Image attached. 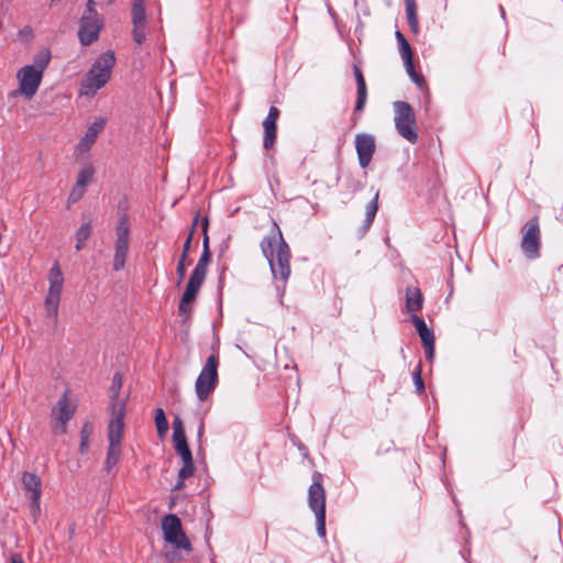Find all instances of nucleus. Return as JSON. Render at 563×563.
<instances>
[{"label":"nucleus","instance_id":"f257e3e1","mask_svg":"<svg viewBox=\"0 0 563 563\" xmlns=\"http://www.w3.org/2000/svg\"><path fill=\"white\" fill-rule=\"evenodd\" d=\"M261 250L269 264L274 279L280 280L286 285L289 279L290 268V247L284 240L278 224L274 221L272 231L261 241ZM285 286H283V291Z\"/></svg>","mask_w":563,"mask_h":563},{"label":"nucleus","instance_id":"f03ea898","mask_svg":"<svg viewBox=\"0 0 563 563\" xmlns=\"http://www.w3.org/2000/svg\"><path fill=\"white\" fill-rule=\"evenodd\" d=\"M211 261L210 250H202L200 258L190 274L185 291L181 296L178 312L185 319H188L192 312V302L196 300L199 290L206 279L208 265Z\"/></svg>","mask_w":563,"mask_h":563},{"label":"nucleus","instance_id":"7ed1b4c3","mask_svg":"<svg viewBox=\"0 0 563 563\" xmlns=\"http://www.w3.org/2000/svg\"><path fill=\"white\" fill-rule=\"evenodd\" d=\"M114 65V52L107 51L102 53L82 78L80 93L93 96L99 89L104 87L111 77Z\"/></svg>","mask_w":563,"mask_h":563},{"label":"nucleus","instance_id":"20e7f679","mask_svg":"<svg viewBox=\"0 0 563 563\" xmlns=\"http://www.w3.org/2000/svg\"><path fill=\"white\" fill-rule=\"evenodd\" d=\"M219 355L217 353H212L206 361L202 369L200 371L196 383H195V391L197 398L200 401H206L209 396L214 391L218 383H219Z\"/></svg>","mask_w":563,"mask_h":563},{"label":"nucleus","instance_id":"39448f33","mask_svg":"<svg viewBox=\"0 0 563 563\" xmlns=\"http://www.w3.org/2000/svg\"><path fill=\"white\" fill-rule=\"evenodd\" d=\"M395 126L398 134L411 144L418 142V132L416 128V115L412 107L406 101H396Z\"/></svg>","mask_w":563,"mask_h":563},{"label":"nucleus","instance_id":"423d86ee","mask_svg":"<svg viewBox=\"0 0 563 563\" xmlns=\"http://www.w3.org/2000/svg\"><path fill=\"white\" fill-rule=\"evenodd\" d=\"M66 390L51 410V429L54 434H65L67 432V422L74 417L77 405L68 397Z\"/></svg>","mask_w":563,"mask_h":563},{"label":"nucleus","instance_id":"0eeeda50","mask_svg":"<svg viewBox=\"0 0 563 563\" xmlns=\"http://www.w3.org/2000/svg\"><path fill=\"white\" fill-rule=\"evenodd\" d=\"M520 247L525 256L534 260L540 256L541 247V229L539 217L533 216L521 228Z\"/></svg>","mask_w":563,"mask_h":563},{"label":"nucleus","instance_id":"6e6552de","mask_svg":"<svg viewBox=\"0 0 563 563\" xmlns=\"http://www.w3.org/2000/svg\"><path fill=\"white\" fill-rule=\"evenodd\" d=\"M162 529L166 542L176 549H183L186 552L192 551V545L183 530L180 519L176 515H166L162 520Z\"/></svg>","mask_w":563,"mask_h":563},{"label":"nucleus","instance_id":"1a4fd4ad","mask_svg":"<svg viewBox=\"0 0 563 563\" xmlns=\"http://www.w3.org/2000/svg\"><path fill=\"white\" fill-rule=\"evenodd\" d=\"M48 282L49 288L45 298L46 313L56 319L64 285V276L57 262L49 269Z\"/></svg>","mask_w":563,"mask_h":563},{"label":"nucleus","instance_id":"9d476101","mask_svg":"<svg viewBox=\"0 0 563 563\" xmlns=\"http://www.w3.org/2000/svg\"><path fill=\"white\" fill-rule=\"evenodd\" d=\"M115 233L117 240L114 244L113 269L119 272L124 267L129 254L130 224L125 216L119 219Z\"/></svg>","mask_w":563,"mask_h":563},{"label":"nucleus","instance_id":"9b49d317","mask_svg":"<svg viewBox=\"0 0 563 563\" xmlns=\"http://www.w3.org/2000/svg\"><path fill=\"white\" fill-rule=\"evenodd\" d=\"M16 78L19 81V89L12 91L11 97L19 95L24 96L25 99H32L38 90L43 79V74L35 70L33 67L23 66L18 73Z\"/></svg>","mask_w":563,"mask_h":563},{"label":"nucleus","instance_id":"f8f14e48","mask_svg":"<svg viewBox=\"0 0 563 563\" xmlns=\"http://www.w3.org/2000/svg\"><path fill=\"white\" fill-rule=\"evenodd\" d=\"M104 20L102 15H81L79 21L78 36L82 45L88 46L99 38V33L103 29Z\"/></svg>","mask_w":563,"mask_h":563},{"label":"nucleus","instance_id":"ddd939ff","mask_svg":"<svg viewBox=\"0 0 563 563\" xmlns=\"http://www.w3.org/2000/svg\"><path fill=\"white\" fill-rule=\"evenodd\" d=\"M125 402L113 404L108 426L109 444L121 445L124 430Z\"/></svg>","mask_w":563,"mask_h":563},{"label":"nucleus","instance_id":"4468645a","mask_svg":"<svg viewBox=\"0 0 563 563\" xmlns=\"http://www.w3.org/2000/svg\"><path fill=\"white\" fill-rule=\"evenodd\" d=\"M132 38L141 45L146 40L147 16L145 3H131Z\"/></svg>","mask_w":563,"mask_h":563},{"label":"nucleus","instance_id":"2eb2a0df","mask_svg":"<svg viewBox=\"0 0 563 563\" xmlns=\"http://www.w3.org/2000/svg\"><path fill=\"white\" fill-rule=\"evenodd\" d=\"M322 481V474L314 472L312 474V484L308 489V505L314 515L325 512V490Z\"/></svg>","mask_w":563,"mask_h":563},{"label":"nucleus","instance_id":"dca6fc26","mask_svg":"<svg viewBox=\"0 0 563 563\" xmlns=\"http://www.w3.org/2000/svg\"><path fill=\"white\" fill-rule=\"evenodd\" d=\"M355 150L357 153L358 164L362 168H366L376 151L375 137L368 133H358L355 136Z\"/></svg>","mask_w":563,"mask_h":563},{"label":"nucleus","instance_id":"f3484780","mask_svg":"<svg viewBox=\"0 0 563 563\" xmlns=\"http://www.w3.org/2000/svg\"><path fill=\"white\" fill-rule=\"evenodd\" d=\"M279 117V110L272 106L268 110V114L263 122L264 128V142L263 145L266 150H269L274 146L276 141V132H277V120Z\"/></svg>","mask_w":563,"mask_h":563},{"label":"nucleus","instance_id":"a211bd4d","mask_svg":"<svg viewBox=\"0 0 563 563\" xmlns=\"http://www.w3.org/2000/svg\"><path fill=\"white\" fill-rule=\"evenodd\" d=\"M22 484L25 490L32 493V509L40 510V499L42 495L41 478L34 473L24 472L22 475Z\"/></svg>","mask_w":563,"mask_h":563},{"label":"nucleus","instance_id":"6ab92c4d","mask_svg":"<svg viewBox=\"0 0 563 563\" xmlns=\"http://www.w3.org/2000/svg\"><path fill=\"white\" fill-rule=\"evenodd\" d=\"M104 126L103 120L93 122L85 132V135L78 142V150L80 152L88 151L92 144L96 142L98 134L102 131Z\"/></svg>","mask_w":563,"mask_h":563},{"label":"nucleus","instance_id":"aec40b11","mask_svg":"<svg viewBox=\"0 0 563 563\" xmlns=\"http://www.w3.org/2000/svg\"><path fill=\"white\" fill-rule=\"evenodd\" d=\"M378 199H379V191L377 190L373 197V199L367 203L366 210H365V218L363 220V224L358 229L360 236H364L369 228L372 227L374 219L376 217L377 210H378Z\"/></svg>","mask_w":563,"mask_h":563},{"label":"nucleus","instance_id":"412c9836","mask_svg":"<svg viewBox=\"0 0 563 563\" xmlns=\"http://www.w3.org/2000/svg\"><path fill=\"white\" fill-rule=\"evenodd\" d=\"M191 242H192V232H189V234H188V236H187V239H186V241H185V243L183 245V251H181L179 261L177 263V268H176V272H177V275H178L177 285H180L183 279L186 276L187 260L189 257Z\"/></svg>","mask_w":563,"mask_h":563},{"label":"nucleus","instance_id":"4be33fe9","mask_svg":"<svg viewBox=\"0 0 563 563\" xmlns=\"http://www.w3.org/2000/svg\"><path fill=\"white\" fill-rule=\"evenodd\" d=\"M423 297L419 288L408 287L406 290V309L408 312H418L422 309Z\"/></svg>","mask_w":563,"mask_h":563},{"label":"nucleus","instance_id":"5701e85b","mask_svg":"<svg viewBox=\"0 0 563 563\" xmlns=\"http://www.w3.org/2000/svg\"><path fill=\"white\" fill-rule=\"evenodd\" d=\"M412 323L419 334V338L422 344H430L434 341V334L431 329L428 328L424 320L418 317L417 314H412L411 317Z\"/></svg>","mask_w":563,"mask_h":563},{"label":"nucleus","instance_id":"b1692460","mask_svg":"<svg viewBox=\"0 0 563 563\" xmlns=\"http://www.w3.org/2000/svg\"><path fill=\"white\" fill-rule=\"evenodd\" d=\"M121 453L122 445L109 444L104 461V471L107 473H111L113 467L118 464L121 457Z\"/></svg>","mask_w":563,"mask_h":563},{"label":"nucleus","instance_id":"393cba45","mask_svg":"<svg viewBox=\"0 0 563 563\" xmlns=\"http://www.w3.org/2000/svg\"><path fill=\"white\" fill-rule=\"evenodd\" d=\"M51 58V51L48 48H43L33 57V64L27 66L35 68V70L40 71L41 74H44V70L47 68Z\"/></svg>","mask_w":563,"mask_h":563},{"label":"nucleus","instance_id":"a878e982","mask_svg":"<svg viewBox=\"0 0 563 563\" xmlns=\"http://www.w3.org/2000/svg\"><path fill=\"white\" fill-rule=\"evenodd\" d=\"M406 14H407V21L410 30L413 33H418L419 31V23H418V15H417V5L415 0H407L406 1Z\"/></svg>","mask_w":563,"mask_h":563},{"label":"nucleus","instance_id":"bb28decb","mask_svg":"<svg viewBox=\"0 0 563 563\" xmlns=\"http://www.w3.org/2000/svg\"><path fill=\"white\" fill-rule=\"evenodd\" d=\"M174 448L176 452L179 454L181 460H188L192 457L191 451L187 443L186 435L173 437Z\"/></svg>","mask_w":563,"mask_h":563},{"label":"nucleus","instance_id":"cd10ccee","mask_svg":"<svg viewBox=\"0 0 563 563\" xmlns=\"http://www.w3.org/2000/svg\"><path fill=\"white\" fill-rule=\"evenodd\" d=\"M93 433V424L91 422H85L80 430V446L79 451L85 454L88 450L90 437Z\"/></svg>","mask_w":563,"mask_h":563},{"label":"nucleus","instance_id":"c85d7f7f","mask_svg":"<svg viewBox=\"0 0 563 563\" xmlns=\"http://www.w3.org/2000/svg\"><path fill=\"white\" fill-rule=\"evenodd\" d=\"M395 35L399 45V53L402 60L407 59L409 62L413 58V53L408 41L400 31H396Z\"/></svg>","mask_w":563,"mask_h":563},{"label":"nucleus","instance_id":"c756f323","mask_svg":"<svg viewBox=\"0 0 563 563\" xmlns=\"http://www.w3.org/2000/svg\"><path fill=\"white\" fill-rule=\"evenodd\" d=\"M154 420L157 429V434L161 439H163L168 431V421L166 419L163 408H157L155 410Z\"/></svg>","mask_w":563,"mask_h":563},{"label":"nucleus","instance_id":"7c9ffc66","mask_svg":"<svg viewBox=\"0 0 563 563\" xmlns=\"http://www.w3.org/2000/svg\"><path fill=\"white\" fill-rule=\"evenodd\" d=\"M121 387H122V376L120 373H115L112 377V384L110 387V391H111L110 404H111V406L113 404L124 402L123 400L118 399Z\"/></svg>","mask_w":563,"mask_h":563},{"label":"nucleus","instance_id":"2f4dec72","mask_svg":"<svg viewBox=\"0 0 563 563\" xmlns=\"http://www.w3.org/2000/svg\"><path fill=\"white\" fill-rule=\"evenodd\" d=\"M95 175V168L92 165H87L82 167L78 174L76 185H79L81 187H87L89 183L92 181Z\"/></svg>","mask_w":563,"mask_h":563},{"label":"nucleus","instance_id":"473e14b6","mask_svg":"<svg viewBox=\"0 0 563 563\" xmlns=\"http://www.w3.org/2000/svg\"><path fill=\"white\" fill-rule=\"evenodd\" d=\"M404 63H405L406 70H407L408 75L410 76V78L412 79V81L416 82L419 87H422V85L424 84V79L420 74H418L415 70L413 58L410 59L409 62L407 59H405Z\"/></svg>","mask_w":563,"mask_h":563},{"label":"nucleus","instance_id":"72a5a7b5","mask_svg":"<svg viewBox=\"0 0 563 563\" xmlns=\"http://www.w3.org/2000/svg\"><path fill=\"white\" fill-rule=\"evenodd\" d=\"M181 461H183V466L180 467V470L178 472V477L189 478V477L194 476L196 468H195L192 457H190L188 460H181Z\"/></svg>","mask_w":563,"mask_h":563},{"label":"nucleus","instance_id":"f704fd0d","mask_svg":"<svg viewBox=\"0 0 563 563\" xmlns=\"http://www.w3.org/2000/svg\"><path fill=\"white\" fill-rule=\"evenodd\" d=\"M353 73L356 80V92H367L366 82L361 68L357 65L353 66Z\"/></svg>","mask_w":563,"mask_h":563},{"label":"nucleus","instance_id":"c9c22d12","mask_svg":"<svg viewBox=\"0 0 563 563\" xmlns=\"http://www.w3.org/2000/svg\"><path fill=\"white\" fill-rule=\"evenodd\" d=\"M92 232V227L90 222L82 223L80 228L76 232V240L87 241Z\"/></svg>","mask_w":563,"mask_h":563},{"label":"nucleus","instance_id":"e433bc0d","mask_svg":"<svg viewBox=\"0 0 563 563\" xmlns=\"http://www.w3.org/2000/svg\"><path fill=\"white\" fill-rule=\"evenodd\" d=\"M86 192V188L85 187H81L79 185H76L73 187L70 194H69V197H68V205L70 203H76L77 201H79L82 196L85 195Z\"/></svg>","mask_w":563,"mask_h":563},{"label":"nucleus","instance_id":"4c0bfd02","mask_svg":"<svg viewBox=\"0 0 563 563\" xmlns=\"http://www.w3.org/2000/svg\"><path fill=\"white\" fill-rule=\"evenodd\" d=\"M412 377H413V383H415V386H416V391L418 394L423 393L424 384H423V380H422V377H421V365H418L417 368L413 371Z\"/></svg>","mask_w":563,"mask_h":563},{"label":"nucleus","instance_id":"58836bf2","mask_svg":"<svg viewBox=\"0 0 563 563\" xmlns=\"http://www.w3.org/2000/svg\"><path fill=\"white\" fill-rule=\"evenodd\" d=\"M317 533L321 538H325V512L316 514Z\"/></svg>","mask_w":563,"mask_h":563},{"label":"nucleus","instance_id":"ea45409f","mask_svg":"<svg viewBox=\"0 0 563 563\" xmlns=\"http://www.w3.org/2000/svg\"><path fill=\"white\" fill-rule=\"evenodd\" d=\"M367 100V92H356L355 112H362Z\"/></svg>","mask_w":563,"mask_h":563},{"label":"nucleus","instance_id":"a19ab883","mask_svg":"<svg viewBox=\"0 0 563 563\" xmlns=\"http://www.w3.org/2000/svg\"><path fill=\"white\" fill-rule=\"evenodd\" d=\"M208 227H209L208 218H203L201 220V228H202V232H203L202 250H210V247H209V236H208Z\"/></svg>","mask_w":563,"mask_h":563},{"label":"nucleus","instance_id":"79ce46f5","mask_svg":"<svg viewBox=\"0 0 563 563\" xmlns=\"http://www.w3.org/2000/svg\"><path fill=\"white\" fill-rule=\"evenodd\" d=\"M173 429H174V432H173V437H180V435H186L185 434V430H184V426H183V421L180 420L179 417H176L173 421Z\"/></svg>","mask_w":563,"mask_h":563},{"label":"nucleus","instance_id":"37998d69","mask_svg":"<svg viewBox=\"0 0 563 563\" xmlns=\"http://www.w3.org/2000/svg\"><path fill=\"white\" fill-rule=\"evenodd\" d=\"M99 14L96 10V1L95 0H87L86 8L84 10L82 15H93Z\"/></svg>","mask_w":563,"mask_h":563},{"label":"nucleus","instance_id":"c03bdc74","mask_svg":"<svg viewBox=\"0 0 563 563\" xmlns=\"http://www.w3.org/2000/svg\"><path fill=\"white\" fill-rule=\"evenodd\" d=\"M423 347L426 350V358L432 361L434 357V341L430 344H423Z\"/></svg>","mask_w":563,"mask_h":563},{"label":"nucleus","instance_id":"a18cd8bd","mask_svg":"<svg viewBox=\"0 0 563 563\" xmlns=\"http://www.w3.org/2000/svg\"><path fill=\"white\" fill-rule=\"evenodd\" d=\"M185 479H186V478L178 477L177 483L175 484L174 489H175V490H180V489H183V488L185 487Z\"/></svg>","mask_w":563,"mask_h":563},{"label":"nucleus","instance_id":"49530a36","mask_svg":"<svg viewBox=\"0 0 563 563\" xmlns=\"http://www.w3.org/2000/svg\"><path fill=\"white\" fill-rule=\"evenodd\" d=\"M11 563H24V561L21 554L15 553L11 555Z\"/></svg>","mask_w":563,"mask_h":563},{"label":"nucleus","instance_id":"de8ad7c7","mask_svg":"<svg viewBox=\"0 0 563 563\" xmlns=\"http://www.w3.org/2000/svg\"><path fill=\"white\" fill-rule=\"evenodd\" d=\"M203 429H205L203 421H202V420H200V422H199V427H198V438H199V440H200V439L202 438V435H203Z\"/></svg>","mask_w":563,"mask_h":563},{"label":"nucleus","instance_id":"09e8293b","mask_svg":"<svg viewBox=\"0 0 563 563\" xmlns=\"http://www.w3.org/2000/svg\"><path fill=\"white\" fill-rule=\"evenodd\" d=\"M19 35L20 36H24V35L30 36V35H32V31H31V29L25 27L19 32Z\"/></svg>","mask_w":563,"mask_h":563},{"label":"nucleus","instance_id":"8fccbe9b","mask_svg":"<svg viewBox=\"0 0 563 563\" xmlns=\"http://www.w3.org/2000/svg\"><path fill=\"white\" fill-rule=\"evenodd\" d=\"M85 242L86 241H79V240H76V250L77 251H80L84 246H85Z\"/></svg>","mask_w":563,"mask_h":563},{"label":"nucleus","instance_id":"3c124183","mask_svg":"<svg viewBox=\"0 0 563 563\" xmlns=\"http://www.w3.org/2000/svg\"><path fill=\"white\" fill-rule=\"evenodd\" d=\"M198 222H199V213H197L196 217L194 218L192 227H197Z\"/></svg>","mask_w":563,"mask_h":563},{"label":"nucleus","instance_id":"603ef678","mask_svg":"<svg viewBox=\"0 0 563 563\" xmlns=\"http://www.w3.org/2000/svg\"><path fill=\"white\" fill-rule=\"evenodd\" d=\"M132 3H145V0H131Z\"/></svg>","mask_w":563,"mask_h":563},{"label":"nucleus","instance_id":"864d4df0","mask_svg":"<svg viewBox=\"0 0 563 563\" xmlns=\"http://www.w3.org/2000/svg\"><path fill=\"white\" fill-rule=\"evenodd\" d=\"M108 4L114 3L115 0H106Z\"/></svg>","mask_w":563,"mask_h":563},{"label":"nucleus","instance_id":"5fc2aeb1","mask_svg":"<svg viewBox=\"0 0 563 563\" xmlns=\"http://www.w3.org/2000/svg\"><path fill=\"white\" fill-rule=\"evenodd\" d=\"M196 228H197V227H191L190 232H192V234L195 233Z\"/></svg>","mask_w":563,"mask_h":563},{"label":"nucleus","instance_id":"6e6d98bb","mask_svg":"<svg viewBox=\"0 0 563 563\" xmlns=\"http://www.w3.org/2000/svg\"><path fill=\"white\" fill-rule=\"evenodd\" d=\"M500 11H501V13H503V15H504V14H505V11H504V8H503V7H500Z\"/></svg>","mask_w":563,"mask_h":563}]
</instances>
